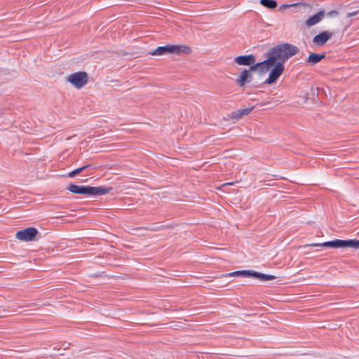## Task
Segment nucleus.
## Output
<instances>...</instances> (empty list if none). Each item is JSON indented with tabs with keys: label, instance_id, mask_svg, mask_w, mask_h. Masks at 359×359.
Returning <instances> with one entry per match:
<instances>
[{
	"label": "nucleus",
	"instance_id": "7",
	"mask_svg": "<svg viewBox=\"0 0 359 359\" xmlns=\"http://www.w3.org/2000/svg\"><path fill=\"white\" fill-rule=\"evenodd\" d=\"M333 36V33L329 31H323L316 35L313 39V43L317 46H324Z\"/></svg>",
	"mask_w": 359,
	"mask_h": 359
},
{
	"label": "nucleus",
	"instance_id": "5",
	"mask_svg": "<svg viewBox=\"0 0 359 359\" xmlns=\"http://www.w3.org/2000/svg\"><path fill=\"white\" fill-rule=\"evenodd\" d=\"M38 230L34 227H28L23 230L17 231L15 237L20 241H34L38 234Z\"/></svg>",
	"mask_w": 359,
	"mask_h": 359
},
{
	"label": "nucleus",
	"instance_id": "15",
	"mask_svg": "<svg viewBox=\"0 0 359 359\" xmlns=\"http://www.w3.org/2000/svg\"><path fill=\"white\" fill-rule=\"evenodd\" d=\"M251 276V270H242V271H236L229 273L222 274V277H229V276H245L250 277Z\"/></svg>",
	"mask_w": 359,
	"mask_h": 359
},
{
	"label": "nucleus",
	"instance_id": "16",
	"mask_svg": "<svg viewBox=\"0 0 359 359\" xmlns=\"http://www.w3.org/2000/svg\"><path fill=\"white\" fill-rule=\"evenodd\" d=\"M259 3L262 6L269 9H274L278 6L275 0H260Z\"/></svg>",
	"mask_w": 359,
	"mask_h": 359
},
{
	"label": "nucleus",
	"instance_id": "12",
	"mask_svg": "<svg viewBox=\"0 0 359 359\" xmlns=\"http://www.w3.org/2000/svg\"><path fill=\"white\" fill-rule=\"evenodd\" d=\"M254 107H251L245 109H238L236 111H233L231 114L230 117L233 119L238 120L241 118L243 116L249 114L252 111Z\"/></svg>",
	"mask_w": 359,
	"mask_h": 359
},
{
	"label": "nucleus",
	"instance_id": "8",
	"mask_svg": "<svg viewBox=\"0 0 359 359\" xmlns=\"http://www.w3.org/2000/svg\"><path fill=\"white\" fill-rule=\"evenodd\" d=\"M309 246L313 247H327L332 248H346V240L336 239L327 241L323 243H312Z\"/></svg>",
	"mask_w": 359,
	"mask_h": 359
},
{
	"label": "nucleus",
	"instance_id": "21",
	"mask_svg": "<svg viewBox=\"0 0 359 359\" xmlns=\"http://www.w3.org/2000/svg\"><path fill=\"white\" fill-rule=\"evenodd\" d=\"M308 6L309 4L307 3H304V2H299V3H295V4H283V5H281L280 6V9H283V8H288V7H292V6Z\"/></svg>",
	"mask_w": 359,
	"mask_h": 359
},
{
	"label": "nucleus",
	"instance_id": "22",
	"mask_svg": "<svg viewBox=\"0 0 359 359\" xmlns=\"http://www.w3.org/2000/svg\"><path fill=\"white\" fill-rule=\"evenodd\" d=\"M327 16L330 18H335L339 15V12L336 10L331 11L328 13H327Z\"/></svg>",
	"mask_w": 359,
	"mask_h": 359
},
{
	"label": "nucleus",
	"instance_id": "13",
	"mask_svg": "<svg viewBox=\"0 0 359 359\" xmlns=\"http://www.w3.org/2000/svg\"><path fill=\"white\" fill-rule=\"evenodd\" d=\"M325 57V53L318 54L312 53L308 56V57L306 60V62L311 65H314L318 63L321 60L324 59Z\"/></svg>",
	"mask_w": 359,
	"mask_h": 359
},
{
	"label": "nucleus",
	"instance_id": "9",
	"mask_svg": "<svg viewBox=\"0 0 359 359\" xmlns=\"http://www.w3.org/2000/svg\"><path fill=\"white\" fill-rule=\"evenodd\" d=\"M252 80V74L250 72V70H248L246 69H244L243 71H242L238 76V78L236 80V83L241 86L243 87L245 84L249 83Z\"/></svg>",
	"mask_w": 359,
	"mask_h": 359
},
{
	"label": "nucleus",
	"instance_id": "10",
	"mask_svg": "<svg viewBox=\"0 0 359 359\" xmlns=\"http://www.w3.org/2000/svg\"><path fill=\"white\" fill-rule=\"evenodd\" d=\"M255 57L252 54L240 55L234 58V62L242 66H248L253 65L255 62Z\"/></svg>",
	"mask_w": 359,
	"mask_h": 359
},
{
	"label": "nucleus",
	"instance_id": "3",
	"mask_svg": "<svg viewBox=\"0 0 359 359\" xmlns=\"http://www.w3.org/2000/svg\"><path fill=\"white\" fill-rule=\"evenodd\" d=\"M191 52L190 47L182 45H167L165 46H158L149 54L152 55H163L168 54H175L180 55L182 54H189Z\"/></svg>",
	"mask_w": 359,
	"mask_h": 359
},
{
	"label": "nucleus",
	"instance_id": "1",
	"mask_svg": "<svg viewBox=\"0 0 359 359\" xmlns=\"http://www.w3.org/2000/svg\"><path fill=\"white\" fill-rule=\"evenodd\" d=\"M299 49L297 46L284 43L275 46L267 53L269 62H281L283 65L290 57L298 53Z\"/></svg>",
	"mask_w": 359,
	"mask_h": 359
},
{
	"label": "nucleus",
	"instance_id": "2",
	"mask_svg": "<svg viewBox=\"0 0 359 359\" xmlns=\"http://www.w3.org/2000/svg\"><path fill=\"white\" fill-rule=\"evenodd\" d=\"M67 189L69 191L76 194L102 196L109 193L112 190V187L79 186L74 184H70L67 187Z\"/></svg>",
	"mask_w": 359,
	"mask_h": 359
},
{
	"label": "nucleus",
	"instance_id": "18",
	"mask_svg": "<svg viewBox=\"0 0 359 359\" xmlns=\"http://www.w3.org/2000/svg\"><path fill=\"white\" fill-rule=\"evenodd\" d=\"M346 248H351L355 250H359V240H346Z\"/></svg>",
	"mask_w": 359,
	"mask_h": 359
},
{
	"label": "nucleus",
	"instance_id": "23",
	"mask_svg": "<svg viewBox=\"0 0 359 359\" xmlns=\"http://www.w3.org/2000/svg\"><path fill=\"white\" fill-rule=\"evenodd\" d=\"M358 13H359V9L355 10V11H352L348 12V13H346V17L347 18H352L353 16L357 15Z\"/></svg>",
	"mask_w": 359,
	"mask_h": 359
},
{
	"label": "nucleus",
	"instance_id": "20",
	"mask_svg": "<svg viewBox=\"0 0 359 359\" xmlns=\"http://www.w3.org/2000/svg\"><path fill=\"white\" fill-rule=\"evenodd\" d=\"M268 62H269L268 59H266L265 60H264L262 62H257V63L255 62L253 65H249L250 66V69L248 70H250V72H255L256 70H258V67L261 66L260 64L267 65Z\"/></svg>",
	"mask_w": 359,
	"mask_h": 359
},
{
	"label": "nucleus",
	"instance_id": "11",
	"mask_svg": "<svg viewBox=\"0 0 359 359\" xmlns=\"http://www.w3.org/2000/svg\"><path fill=\"white\" fill-rule=\"evenodd\" d=\"M325 11H320L313 15L309 17L306 21L305 25L306 27H312L318 22H320L325 17Z\"/></svg>",
	"mask_w": 359,
	"mask_h": 359
},
{
	"label": "nucleus",
	"instance_id": "6",
	"mask_svg": "<svg viewBox=\"0 0 359 359\" xmlns=\"http://www.w3.org/2000/svg\"><path fill=\"white\" fill-rule=\"evenodd\" d=\"M269 77L264 81L266 84L271 85L275 83L284 71V65L281 62H275Z\"/></svg>",
	"mask_w": 359,
	"mask_h": 359
},
{
	"label": "nucleus",
	"instance_id": "19",
	"mask_svg": "<svg viewBox=\"0 0 359 359\" xmlns=\"http://www.w3.org/2000/svg\"><path fill=\"white\" fill-rule=\"evenodd\" d=\"M260 65L261 66L258 67V71L261 74H264L266 72H267L270 68H271L274 65V63L273 62V61H269V62H268L267 65Z\"/></svg>",
	"mask_w": 359,
	"mask_h": 359
},
{
	"label": "nucleus",
	"instance_id": "14",
	"mask_svg": "<svg viewBox=\"0 0 359 359\" xmlns=\"http://www.w3.org/2000/svg\"><path fill=\"white\" fill-rule=\"evenodd\" d=\"M250 277L258 279L262 282L267 281V280H272L276 278V276H274L273 275L264 274V273H262L257 272L255 271H251Z\"/></svg>",
	"mask_w": 359,
	"mask_h": 359
},
{
	"label": "nucleus",
	"instance_id": "17",
	"mask_svg": "<svg viewBox=\"0 0 359 359\" xmlns=\"http://www.w3.org/2000/svg\"><path fill=\"white\" fill-rule=\"evenodd\" d=\"M92 166V165L90 164H88V165H85L81 168H79L77 169H75L74 170H72V172H70L69 174H68V177H75L77 174H79L81 173V172H83V170H85L86 169L88 168H90Z\"/></svg>",
	"mask_w": 359,
	"mask_h": 359
},
{
	"label": "nucleus",
	"instance_id": "4",
	"mask_svg": "<svg viewBox=\"0 0 359 359\" xmlns=\"http://www.w3.org/2000/svg\"><path fill=\"white\" fill-rule=\"evenodd\" d=\"M67 81L75 88L79 89L83 87L88 81V76L86 72H78L70 74Z\"/></svg>",
	"mask_w": 359,
	"mask_h": 359
}]
</instances>
